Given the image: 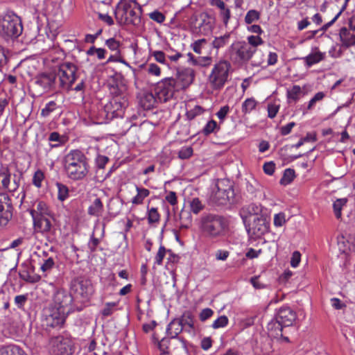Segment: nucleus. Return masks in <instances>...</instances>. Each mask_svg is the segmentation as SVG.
Listing matches in <instances>:
<instances>
[{
    "label": "nucleus",
    "mask_w": 355,
    "mask_h": 355,
    "mask_svg": "<svg viewBox=\"0 0 355 355\" xmlns=\"http://www.w3.org/2000/svg\"><path fill=\"white\" fill-rule=\"evenodd\" d=\"M112 98L105 106V110L112 114V117L122 116L123 110L128 105V92L125 80L121 76H116L108 83Z\"/></svg>",
    "instance_id": "1"
},
{
    "label": "nucleus",
    "mask_w": 355,
    "mask_h": 355,
    "mask_svg": "<svg viewBox=\"0 0 355 355\" xmlns=\"http://www.w3.org/2000/svg\"><path fill=\"white\" fill-rule=\"evenodd\" d=\"M114 15L120 26H139L141 23V8L135 0H121L116 6Z\"/></svg>",
    "instance_id": "2"
},
{
    "label": "nucleus",
    "mask_w": 355,
    "mask_h": 355,
    "mask_svg": "<svg viewBox=\"0 0 355 355\" xmlns=\"http://www.w3.org/2000/svg\"><path fill=\"white\" fill-rule=\"evenodd\" d=\"M85 155L79 150H71L64 158V168L71 180L83 179L87 173Z\"/></svg>",
    "instance_id": "3"
},
{
    "label": "nucleus",
    "mask_w": 355,
    "mask_h": 355,
    "mask_svg": "<svg viewBox=\"0 0 355 355\" xmlns=\"http://www.w3.org/2000/svg\"><path fill=\"white\" fill-rule=\"evenodd\" d=\"M216 191L210 197L211 202L216 205H227L234 204L238 200L233 183L228 179H222L216 184Z\"/></svg>",
    "instance_id": "4"
},
{
    "label": "nucleus",
    "mask_w": 355,
    "mask_h": 355,
    "mask_svg": "<svg viewBox=\"0 0 355 355\" xmlns=\"http://www.w3.org/2000/svg\"><path fill=\"white\" fill-rule=\"evenodd\" d=\"M296 318V313L289 306H284L277 312L275 319L268 324V330L274 336H282L283 327L292 326Z\"/></svg>",
    "instance_id": "5"
},
{
    "label": "nucleus",
    "mask_w": 355,
    "mask_h": 355,
    "mask_svg": "<svg viewBox=\"0 0 355 355\" xmlns=\"http://www.w3.org/2000/svg\"><path fill=\"white\" fill-rule=\"evenodd\" d=\"M53 73L56 74V80L58 89L69 91L76 81L77 67L69 62L58 63L53 69Z\"/></svg>",
    "instance_id": "6"
},
{
    "label": "nucleus",
    "mask_w": 355,
    "mask_h": 355,
    "mask_svg": "<svg viewBox=\"0 0 355 355\" xmlns=\"http://www.w3.org/2000/svg\"><path fill=\"white\" fill-rule=\"evenodd\" d=\"M0 30L10 37H18L23 31L21 18L13 11L8 10L0 15Z\"/></svg>",
    "instance_id": "7"
},
{
    "label": "nucleus",
    "mask_w": 355,
    "mask_h": 355,
    "mask_svg": "<svg viewBox=\"0 0 355 355\" xmlns=\"http://www.w3.org/2000/svg\"><path fill=\"white\" fill-rule=\"evenodd\" d=\"M226 226L225 218L219 215L207 214L200 219V227L202 232L211 238L221 236Z\"/></svg>",
    "instance_id": "8"
},
{
    "label": "nucleus",
    "mask_w": 355,
    "mask_h": 355,
    "mask_svg": "<svg viewBox=\"0 0 355 355\" xmlns=\"http://www.w3.org/2000/svg\"><path fill=\"white\" fill-rule=\"evenodd\" d=\"M227 56L236 64L247 63L254 54V47L247 42L238 41L232 43L227 50Z\"/></svg>",
    "instance_id": "9"
},
{
    "label": "nucleus",
    "mask_w": 355,
    "mask_h": 355,
    "mask_svg": "<svg viewBox=\"0 0 355 355\" xmlns=\"http://www.w3.org/2000/svg\"><path fill=\"white\" fill-rule=\"evenodd\" d=\"M68 314L49 305L42 311V325L46 328H58L63 327Z\"/></svg>",
    "instance_id": "10"
},
{
    "label": "nucleus",
    "mask_w": 355,
    "mask_h": 355,
    "mask_svg": "<svg viewBox=\"0 0 355 355\" xmlns=\"http://www.w3.org/2000/svg\"><path fill=\"white\" fill-rule=\"evenodd\" d=\"M230 64L226 60H221L216 63L209 76V80L215 89L223 87L227 80Z\"/></svg>",
    "instance_id": "11"
},
{
    "label": "nucleus",
    "mask_w": 355,
    "mask_h": 355,
    "mask_svg": "<svg viewBox=\"0 0 355 355\" xmlns=\"http://www.w3.org/2000/svg\"><path fill=\"white\" fill-rule=\"evenodd\" d=\"M154 91L158 101L165 103L173 98L175 93L179 90L175 86V78H166L157 83Z\"/></svg>",
    "instance_id": "12"
},
{
    "label": "nucleus",
    "mask_w": 355,
    "mask_h": 355,
    "mask_svg": "<svg viewBox=\"0 0 355 355\" xmlns=\"http://www.w3.org/2000/svg\"><path fill=\"white\" fill-rule=\"evenodd\" d=\"M22 173L11 174L8 167H2L0 169V182L1 188L8 192L16 191L21 183Z\"/></svg>",
    "instance_id": "13"
},
{
    "label": "nucleus",
    "mask_w": 355,
    "mask_h": 355,
    "mask_svg": "<svg viewBox=\"0 0 355 355\" xmlns=\"http://www.w3.org/2000/svg\"><path fill=\"white\" fill-rule=\"evenodd\" d=\"M35 84L42 89L39 95L44 92L58 89L56 74L53 73V69L50 72L39 73L35 77Z\"/></svg>",
    "instance_id": "14"
},
{
    "label": "nucleus",
    "mask_w": 355,
    "mask_h": 355,
    "mask_svg": "<svg viewBox=\"0 0 355 355\" xmlns=\"http://www.w3.org/2000/svg\"><path fill=\"white\" fill-rule=\"evenodd\" d=\"M72 302L73 297L70 293L64 290H59L55 293L53 303L50 305L69 315L72 311Z\"/></svg>",
    "instance_id": "15"
},
{
    "label": "nucleus",
    "mask_w": 355,
    "mask_h": 355,
    "mask_svg": "<svg viewBox=\"0 0 355 355\" xmlns=\"http://www.w3.org/2000/svg\"><path fill=\"white\" fill-rule=\"evenodd\" d=\"M51 351L53 355H71V341L63 336H56L50 340Z\"/></svg>",
    "instance_id": "16"
},
{
    "label": "nucleus",
    "mask_w": 355,
    "mask_h": 355,
    "mask_svg": "<svg viewBox=\"0 0 355 355\" xmlns=\"http://www.w3.org/2000/svg\"><path fill=\"white\" fill-rule=\"evenodd\" d=\"M13 205L10 196L6 193H0V226L6 225L12 217Z\"/></svg>",
    "instance_id": "17"
},
{
    "label": "nucleus",
    "mask_w": 355,
    "mask_h": 355,
    "mask_svg": "<svg viewBox=\"0 0 355 355\" xmlns=\"http://www.w3.org/2000/svg\"><path fill=\"white\" fill-rule=\"evenodd\" d=\"M183 327L178 319L173 320L167 326L166 333L171 339H177L181 344L184 355H189L188 348L186 341L178 337V335L182 331Z\"/></svg>",
    "instance_id": "18"
},
{
    "label": "nucleus",
    "mask_w": 355,
    "mask_h": 355,
    "mask_svg": "<svg viewBox=\"0 0 355 355\" xmlns=\"http://www.w3.org/2000/svg\"><path fill=\"white\" fill-rule=\"evenodd\" d=\"M255 214L253 215V222L252 224V230L254 235L260 236L268 232L269 223L267 218L259 215L258 211H260L258 207H256Z\"/></svg>",
    "instance_id": "19"
},
{
    "label": "nucleus",
    "mask_w": 355,
    "mask_h": 355,
    "mask_svg": "<svg viewBox=\"0 0 355 355\" xmlns=\"http://www.w3.org/2000/svg\"><path fill=\"white\" fill-rule=\"evenodd\" d=\"M194 76V71L191 68H184L178 70L175 78V86L180 91L189 86L192 83Z\"/></svg>",
    "instance_id": "20"
},
{
    "label": "nucleus",
    "mask_w": 355,
    "mask_h": 355,
    "mask_svg": "<svg viewBox=\"0 0 355 355\" xmlns=\"http://www.w3.org/2000/svg\"><path fill=\"white\" fill-rule=\"evenodd\" d=\"M73 288L76 297L80 299L83 303L89 302V280L83 277H78L73 282Z\"/></svg>",
    "instance_id": "21"
},
{
    "label": "nucleus",
    "mask_w": 355,
    "mask_h": 355,
    "mask_svg": "<svg viewBox=\"0 0 355 355\" xmlns=\"http://www.w3.org/2000/svg\"><path fill=\"white\" fill-rule=\"evenodd\" d=\"M34 266H29L28 264H21V268L19 271V277L28 283L35 284L40 281V275L34 273Z\"/></svg>",
    "instance_id": "22"
},
{
    "label": "nucleus",
    "mask_w": 355,
    "mask_h": 355,
    "mask_svg": "<svg viewBox=\"0 0 355 355\" xmlns=\"http://www.w3.org/2000/svg\"><path fill=\"white\" fill-rule=\"evenodd\" d=\"M34 209L30 211V214L32 218L40 217V216H51V211L44 201H37L35 203Z\"/></svg>",
    "instance_id": "23"
},
{
    "label": "nucleus",
    "mask_w": 355,
    "mask_h": 355,
    "mask_svg": "<svg viewBox=\"0 0 355 355\" xmlns=\"http://www.w3.org/2000/svg\"><path fill=\"white\" fill-rule=\"evenodd\" d=\"M49 216H40L33 218L35 229L41 232H48L51 228Z\"/></svg>",
    "instance_id": "24"
},
{
    "label": "nucleus",
    "mask_w": 355,
    "mask_h": 355,
    "mask_svg": "<svg viewBox=\"0 0 355 355\" xmlns=\"http://www.w3.org/2000/svg\"><path fill=\"white\" fill-rule=\"evenodd\" d=\"M35 255H36L38 258L42 259V263H41L40 270L42 272H46L51 268L55 265L54 260L53 257H48V252L45 251H41L38 252H35Z\"/></svg>",
    "instance_id": "25"
},
{
    "label": "nucleus",
    "mask_w": 355,
    "mask_h": 355,
    "mask_svg": "<svg viewBox=\"0 0 355 355\" xmlns=\"http://www.w3.org/2000/svg\"><path fill=\"white\" fill-rule=\"evenodd\" d=\"M325 58V53H322L315 48V51L311 52L306 57L303 58L305 64L307 67H311L313 64L319 63Z\"/></svg>",
    "instance_id": "26"
},
{
    "label": "nucleus",
    "mask_w": 355,
    "mask_h": 355,
    "mask_svg": "<svg viewBox=\"0 0 355 355\" xmlns=\"http://www.w3.org/2000/svg\"><path fill=\"white\" fill-rule=\"evenodd\" d=\"M158 101L157 96L152 93H145L140 98V105L145 110H150L155 106V104Z\"/></svg>",
    "instance_id": "27"
},
{
    "label": "nucleus",
    "mask_w": 355,
    "mask_h": 355,
    "mask_svg": "<svg viewBox=\"0 0 355 355\" xmlns=\"http://www.w3.org/2000/svg\"><path fill=\"white\" fill-rule=\"evenodd\" d=\"M339 35L343 46L349 47L355 44V34H351L347 28H342Z\"/></svg>",
    "instance_id": "28"
},
{
    "label": "nucleus",
    "mask_w": 355,
    "mask_h": 355,
    "mask_svg": "<svg viewBox=\"0 0 355 355\" xmlns=\"http://www.w3.org/2000/svg\"><path fill=\"white\" fill-rule=\"evenodd\" d=\"M0 355H27L19 347L10 345L0 348Z\"/></svg>",
    "instance_id": "29"
},
{
    "label": "nucleus",
    "mask_w": 355,
    "mask_h": 355,
    "mask_svg": "<svg viewBox=\"0 0 355 355\" xmlns=\"http://www.w3.org/2000/svg\"><path fill=\"white\" fill-rule=\"evenodd\" d=\"M346 198H338L333 202L334 214L337 219L342 218V209L346 207L347 203Z\"/></svg>",
    "instance_id": "30"
},
{
    "label": "nucleus",
    "mask_w": 355,
    "mask_h": 355,
    "mask_svg": "<svg viewBox=\"0 0 355 355\" xmlns=\"http://www.w3.org/2000/svg\"><path fill=\"white\" fill-rule=\"evenodd\" d=\"M137 195L132 199L133 205H141L143 203L144 200L150 194V191L145 188H141L136 186Z\"/></svg>",
    "instance_id": "31"
},
{
    "label": "nucleus",
    "mask_w": 355,
    "mask_h": 355,
    "mask_svg": "<svg viewBox=\"0 0 355 355\" xmlns=\"http://www.w3.org/2000/svg\"><path fill=\"white\" fill-rule=\"evenodd\" d=\"M301 94V87L299 85H293L291 89L287 90L286 96L288 102L289 103L297 102L300 99Z\"/></svg>",
    "instance_id": "32"
},
{
    "label": "nucleus",
    "mask_w": 355,
    "mask_h": 355,
    "mask_svg": "<svg viewBox=\"0 0 355 355\" xmlns=\"http://www.w3.org/2000/svg\"><path fill=\"white\" fill-rule=\"evenodd\" d=\"M189 207L191 212L197 215L205 208V205L198 198H193L189 201Z\"/></svg>",
    "instance_id": "33"
},
{
    "label": "nucleus",
    "mask_w": 355,
    "mask_h": 355,
    "mask_svg": "<svg viewBox=\"0 0 355 355\" xmlns=\"http://www.w3.org/2000/svg\"><path fill=\"white\" fill-rule=\"evenodd\" d=\"M182 326L189 327L190 329H194V318L191 312H185L180 318H178Z\"/></svg>",
    "instance_id": "34"
},
{
    "label": "nucleus",
    "mask_w": 355,
    "mask_h": 355,
    "mask_svg": "<svg viewBox=\"0 0 355 355\" xmlns=\"http://www.w3.org/2000/svg\"><path fill=\"white\" fill-rule=\"evenodd\" d=\"M230 39V33H226L224 35L216 37L212 42V46L215 49H220L227 45Z\"/></svg>",
    "instance_id": "35"
},
{
    "label": "nucleus",
    "mask_w": 355,
    "mask_h": 355,
    "mask_svg": "<svg viewBox=\"0 0 355 355\" xmlns=\"http://www.w3.org/2000/svg\"><path fill=\"white\" fill-rule=\"evenodd\" d=\"M64 56V51L59 48L55 47L51 50L49 57L46 58V60L48 62H56L57 60H62Z\"/></svg>",
    "instance_id": "36"
},
{
    "label": "nucleus",
    "mask_w": 355,
    "mask_h": 355,
    "mask_svg": "<svg viewBox=\"0 0 355 355\" xmlns=\"http://www.w3.org/2000/svg\"><path fill=\"white\" fill-rule=\"evenodd\" d=\"M295 177V171L292 168H286L279 182L282 185H287L292 182Z\"/></svg>",
    "instance_id": "37"
},
{
    "label": "nucleus",
    "mask_w": 355,
    "mask_h": 355,
    "mask_svg": "<svg viewBox=\"0 0 355 355\" xmlns=\"http://www.w3.org/2000/svg\"><path fill=\"white\" fill-rule=\"evenodd\" d=\"M56 187L58 189V199L62 202L67 199L69 192L68 187L60 182H57Z\"/></svg>",
    "instance_id": "38"
},
{
    "label": "nucleus",
    "mask_w": 355,
    "mask_h": 355,
    "mask_svg": "<svg viewBox=\"0 0 355 355\" xmlns=\"http://www.w3.org/2000/svg\"><path fill=\"white\" fill-rule=\"evenodd\" d=\"M58 108V106L55 101H51L48 102L45 107L41 110V116L42 117H47L51 113L55 111Z\"/></svg>",
    "instance_id": "39"
},
{
    "label": "nucleus",
    "mask_w": 355,
    "mask_h": 355,
    "mask_svg": "<svg viewBox=\"0 0 355 355\" xmlns=\"http://www.w3.org/2000/svg\"><path fill=\"white\" fill-rule=\"evenodd\" d=\"M148 221L149 224L156 223L159 221L160 215L155 207L148 208Z\"/></svg>",
    "instance_id": "40"
},
{
    "label": "nucleus",
    "mask_w": 355,
    "mask_h": 355,
    "mask_svg": "<svg viewBox=\"0 0 355 355\" xmlns=\"http://www.w3.org/2000/svg\"><path fill=\"white\" fill-rule=\"evenodd\" d=\"M103 211V205L101 200L96 198L93 202V205L90 206V215H100Z\"/></svg>",
    "instance_id": "41"
},
{
    "label": "nucleus",
    "mask_w": 355,
    "mask_h": 355,
    "mask_svg": "<svg viewBox=\"0 0 355 355\" xmlns=\"http://www.w3.org/2000/svg\"><path fill=\"white\" fill-rule=\"evenodd\" d=\"M205 110L200 105H196L193 108L187 110L186 116L189 120H193L197 116L201 115Z\"/></svg>",
    "instance_id": "42"
},
{
    "label": "nucleus",
    "mask_w": 355,
    "mask_h": 355,
    "mask_svg": "<svg viewBox=\"0 0 355 355\" xmlns=\"http://www.w3.org/2000/svg\"><path fill=\"white\" fill-rule=\"evenodd\" d=\"M257 102L254 98H247L242 104V112L245 114L250 113L255 108Z\"/></svg>",
    "instance_id": "43"
},
{
    "label": "nucleus",
    "mask_w": 355,
    "mask_h": 355,
    "mask_svg": "<svg viewBox=\"0 0 355 355\" xmlns=\"http://www.w3.org/2000/svg\"><path fill=\"white\" fill-rule=\"evenodd\" d=\"M219 127L214 120H210L207 123V124L203 128L202 132L205 135H209L211 133L214 132L215 130H218Z\"/></svg>",
    "instance_id": "44"
},
{
    "label": "nucleus",
    "mask_w": 355,
    "mask_h": 355,
    "mask_svg": "<svg viewBox=\"0 0 355 355\" xmlns=\"http://www.w3.org/2000/svg\"><path fill=\"white\" fill-rule=\"evenodd\" d=\"M347 1H348V0H345V3L343 5L340 11L335 15V17L330 21L324 24L320 29V31H326L329 28H330L336 21V20L338 19L339 16L341 15L343 11L346 8Z\"/></svg>",
    "instance_id": "45"
},
{
    "label": "nucleus",
    "mask_w": 355,
    "mask_h": 355,
    "mask_svg": "<svg viewBox=\"0 0 355 355\" xmlns=\"http://www.w3.org/2000/svg\"><path fill=\"white\" fill-rule=\"evenodd\" d=\"M248 43L254 47V53L257 51V47L263 43V40L259 35H250L247 37Z\"/></svg>",
    "instance_id": "46"
},
{
    "label": "nucleus",
    "mask_w": 355,
    "mask_h": 355,
    "mask_svg": "<svg viewBox=\"0 0 355 355\" xmlns=\"http://www.w3.org/2000/svg\"><path fill=\"white\" fill-rule=\"evenodd\" d=\"M260 17V13L256 10H250L245 17V21L248 24H250L252 22L257 21Z\"/></svg>",
    "instance_id": "47"
},
{
    "label": "nucleus",
    "mask_w": 355,
    "mask_h": 355,
    "mask_svg": "<svg viewBox=\"0 0 355 355\" xmlns=\"http://www.w3.org/2000/svg\"><path fill=\"white\" fill-rule=\"evenodd\" d=\"M44 179V173L41 170H37L35 172L33 177V184L37 188H40L42 187V182Z\"/></svg>",
    "instance_id": "48"
},
{
    "label": "nucleus",
    "mask_w": 355,
    "mask_h": 355,
    "mask_svg": "<svg viewBox=\"0 0 355 355\" xmlns=\"http://www.w3.org/2000/svg\"><path fill=\"white\" fill-rule=\"evenodd\" d=\"M228 318L225 315H221L214 321L211 324L212 328L216 329L219 328L225 327L228 324Z\"/></svg>",
    "instance_id": "49"
},
{
    "label": "nucleus",
    "mask_w": 355,
    "mask_h": 355,
    "mask_svg": "<svg viewBox=\"0 0 355 355\" xmlns=\"http://www.w3.org/2000/svg\"><path fill=\"white\" fill-rule=\"evenodd\" d=\"M117 302H107L105 304V307L101 311V313L104 317L111 315L115 311Z\"/></svg>",
    "instance_id": "50"
},
{
    "label": "nucleus",
    "mask_w": 355,
    "mask_h": 355,
    "mask_svg": "<svg viewBox=\"0 0 355 355\" xmlns=\"http://www.w3.org/2000/svg\"><path fill=\"white\" fill-rule=\"evenodd\" d=\"M166 252H168V250L164 246L160 245L155 257V263L159 266L162 265Z\"/></svg>",
    "instance_id": "51"
},
{
    "label": "nucleus",
    "mask_w": 355,
    "mask_h": 355,
    "mask_svg": "<svg viewBox=\"0 0 355 355\" xmlns=\"http://www.w3.org/2000/svg\"><path fill=\"white\" fill-rule=\"evenodd\" d=\"M171 338H164L160 341H157L158 348L161 352L160 354H168V349L170 344Z\"/></svg>",
    "instance_id": "52"
},
{
    "label": "nucleus",
    "mask_w": 355,
    "mask_h": 355,
    "mask_svg": "<svg viewBox=\"0 0 355 355\" xmlns=\"http://www.w3.org/2000/svg\"><path fill=\"white\" fill-rule=\"evenodd\" d=\"M193 154V149L191 147L185 146L182 147L179 153L178 156L180 159H184L189 158Z\"/></svg>",
    "instance_id": "53"
},
{
    "label": "nucleus",
    "mask_w": 355,
    "mask_h": 355,
    "mask_svg": "<svg viewBox=\"0 0 355 355\" xmlns=\"http://www.w3.org/2000/svg\"><path fill=\"white\" fill-rule=\"evenodd\" d=\"M149 17L152 20H153V21H156V22H157L159 24L163 23L164 21V20H165L164 15L163 13H162L161 12L157 11V10H155V11L150 12L149 14Z\"/></svg>",
    "instance_id": "54"
},
{
    "label": "nucleus",
    "mask_w": 355,
    "mask_h": 355,
    "mask_svg": "<svg viewBox=\"0 0 355 355\" xmlns=\"http://www.w3.org/2000/svg\"><path fill=\"white\" fill-rule=\"evenodd\" d=\"M324 97V94L322 92H318L315 94V96L309 101L307 109L311 110L314 106L316 102L320 101L323 99Z\"/></svg>",
    "instance_id": "55"
},
{
    "label": "nucleus",
    "mask_w": 355,
    "mask_h": 355,
    "mask_svg": "<svg viewBox=\"0 0 355 355\" xmlns=\"http://www.w3.org/2000/svg\"><path fill=\"white\" fill-rule=\"evenodd\" d=\"M214 315V311L209 308H205L202 309L200 314L199 318L200 321L205 322L207 320L210 318Z\"/></svg>",
    "instance_id": "56"
},
{
    "label": "nucleus",
    "mask_w": 355,
    "mask_h": 355,
    "mask_svg": "<svg viewBox=\"0 0 355 355\" xmlns=\"http://www.w3.org/2000/svg\"><path fill=\"white\" fill-rule=\"evenodd\" d=\"M105 43L110 50L116 51L117 53H119V48L120 43L119 41L116 40L114 38H110L106 40Z\"/></svg>",
    "instance_id": "57"
},
{
    "label": "nucleus",
    "mask_w": 355,
    "mask_h": 355,
    "mask_svg": "<svg viewBox=\"0 0 355 355\" xmlns=\"http://www.w3.org/2000/svg\"><path fill=\"white\" fill-rule=\"evenodd\" d=\"M230 107L228 105H225L220 107V109L216 112V115L219 119L220 122H223L227 114L230 112Z\"/></svg>",
    "instance_id": "58"
},
{
    "label": "nucleus",
    "mask_w": 355,
    "mask_h": 355,
    "mask_svg": "<svg viewBox=\"0 0 355 355\" xmlns=\"http://www.w3.org/2000/svg\"><path fill=\"white\" fill-rule=\"evenodd\" d=\"M286 223L285 214L282 212L275 214L274 225L276 227H282Z\"/></svg>",
    "instance_id": "59"
},
{
    "label": "nucleus",
    "mask_w": 355,
    "mask_h": 355,
    "mask_svg": "<svg viewBox=\"0 0 355 355\" xmlns=\"http://www.w3.org/2000/svg\"><path fill=\"white\" fill-rule=\"evenodd\" d=\"M211 63V58L209 56L198 57L196 66L207 67Z\"/></svg>",
    "instance_id": "60"
},
{
    "label": "nucleus",
    "mask_w": 355,
    "mask_h": 355,
    "mask_svg": "<svg viewBox=\"0 0 355 355\" xmlns=\"http://www.w3.org/2000/svg\"><path fill=\"white\" fill-rule=\"evenodd\" d=\"M264 173L268 175H272L275 170V164L273 162H266L263 166Z\"/></svg>",
    "instance_id": "61"
},
{
    "label": "nucleus",
    "mask_w": 355,
    "mask_h": 355,
    "mask_svg": "<svg viewBox=\"0 0 355 355\" xmlns=\"http://www.w3.org/2000/svg\"><path fill=\"white\" fill-rule=\"evenodd\" d=\"M220 15L222 17L223 24L225 26H227L229 20L231 17V12L230 10L227 8H224V10H220Z\"/></svg>",
    "instance_id": "62"
},
{
    "label": "nucleus",
    "mask_w": 355,
    "mask_h": 355,
    "mask_svg": "<svg viewBox=\"0 0 355 355\" xmlns=\"http://www.w3.org/2000/svg\"><path fill=\"white\" fill-rule=\"evenodd\" d=\"M207 42L205 39H200L196 40L193 44H192L191 46L194 52L198 54L201 53V50L202 45Z\"/></svg>",
    "instance_id": "63"
},
{
    "label": "nucleus",
    "mask_w": 355,
    "mask_h": 355,
    "mask_svg": "<svg viewBox=\"0 0 355 355\" xmlns=\"http://www.w3.org/2000/svg\"><path fill=\"white\" fill-rule=\"evenodd\" d=\"M301 260V254L298 251H295L291 257V266L293 268H296L298 266Z\"/></svg>",
    "instance_id": "64"
}]
</instances>
